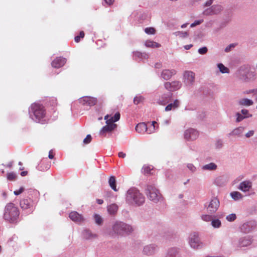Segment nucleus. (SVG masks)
<instances>
[{"label":"nucleus","instance_id":"63","mask_svg":"<svg viewBox=\"0 0 257 257\" xmlns=\"http://www.w3.org/2000/svg\"><path fill=\"white\" fill-rule=\"evenodd\" d=\"M156 125H157V122L155 121H153L151 122V123L150 124V126H155L156 127Z\"/></svg>","mask_w":257,"mask_h":257},{"label":"nucleus","instance_id":"53","mask_svg":"<svg viewBox=\"0 0 257 257\" xmlns=\"http://www.w3.org/2000/svg\"><path fill=\"white\" fill-rule=\"evenodd\" d=\"M253 134H254L253 131H249L245 134V136L246 138H249V137L252 136L253 135Z\"/></svg>","mask_w":257,"mask_h":257},{"label":"nucleus","instance_id":"13","mask_svg":"<svg viewBox=\"0 0 257 257\" xmlns=\"http://www.w3.org/2000/svg\"><path fill=\"white\" fill-rule=\"evenodd\" d=\"M184 78L186 83L192 84L195 80V73L191 71H185L184 73Z\"/></svg>","mask_w":257,"mask_h":257},{"label":"nucleus","instance_id":"54","mask_svg":"<svg viewBox=\"0 0 257 257\" xmlns=\"http://www.w3.org/2000/svg\"><path fill=\"white\" fill-rule=\"evenodd\" d=\"M187 167L189 170H190L192 172L195 171V168L193 164H189L187 165Z\"/></svg>","mask_w":257,"mask_h":257},{"label":"nucleus","instance_id":"20","mask_svg":"<svg viewBox=\"0 0 257 257\" xmlns=\"http://www.w3.org/2000/svg\"><path fill=\"white\" fill-rule=\"evenodd\" d=\"M180 105V102L178 99L174 100L173 103L168 104L165 107V111H168L177 108Z\"/></svg>","mask_w":257,"mask_h":257},{"label":"nucleus","instance_id":"17","mask_svg":"<svg viewBox=\"0 0 257 257\" xmlns=\"http://www.w3.org/2000/svg\"><path fill=\"white\" fill-rule=\"evenodd\" d=\"M252 187V183L249 181H244L240 183L239 189L243 192L248 191Z\"/></svg>","mask_w":257,"mask_h":257},{"label":"nucleus","instance_id":"30","mask_svg":"<svg viewBox=\"0 0 257 257\" xmlns=\"http://www.w3.org/2000/svg\"><path fill=\"white\" fill-rule=\"evenodd\" d=\"M152 169L153 168L151 166L145 165L142 168V172L145 175L150 174Z\"/></svg>","mask_w":257,"mask_h":257},{"label":"nucleus","instance_id":"32","mask_svg":"<svg viewBox=\"0 0 257 257\" xmlns=\"http://www.w3.org/2000/svg\"><path fill=\"white\" fill-rule=\"evenodd\" d=\"M7 177L8 180L13 181L17 178V175L14 172H10L7 173Z\"/></svg>","mask_w":257,"mask_h":257},{"label":"nucleus","instance_id":"18","mask_svg":"<svg viewBox=\"0 0 257 257\" xmlns=\"http://www.w3.org/2000/svg\"><path fill=\"white\" fill-rule=\"evenodd\" d=\"M20 206L23 209H27L33 206V201L30 199H24L20 201Z\"/></svg>","mask_w":257,"mask_h":257},{"label":"nucleus","instance_id":"7","mask_svg":"<svg viewBox=\"0 0 257 257\" xmlns=\"http://www.w3.org/2000/svg\"><path fill=\"white\" fill-rule=\"evenodd\" d=\"M199 134L196 130L190 128L185 131L184 138L188 141H193L198 137Z\"/></svg>","mask_w":257,"mask_h":257},{"label":"nucleus","instance_id":"50","mask_svg":"<svg viewBox=\"0 0 257 257\" xmlns=\"http://www.w3.org/2000/svg\"><path fill=\"white\" fill-rule=\"evenodd\" d=\"M237 118H236V121L239 122L241 121L245 117V116H243L242 115H241L240 113H237Z\"/></svg>","mask_w":257,"mask_h":257},{"label":"nucleus","instance_id":"49","mask_svg":"<svg viewBox=\"0 0 257 257\" xmlns=\"http://www.w3.org/2000/svg\"><path fill=\"white\" fill-rule=\"evenodd\" d=\"M24 190V188L23 187H21L19 190H16L14 192V193L16 195H19L21 194Z\"/></svg>","mask_w":257,"mask_h":257},{"label":"nucleus","instance_id":"64","mask_svg":"<svg viewBox=\"0 0 257 257\" xmlns=\"http://www.w3.org/2000/svg\"><path fill=\"white\" fill-rule=\"evenodd\" d=\"M28 174L27 171H23L21 173V175L22 176H26Z\"/></svg>","mask_w":257,"mask_h":257},{"label":"nucleus","instance_id":"46","mask_svg":"<svg viewBox=\"0 0 257 257\" xmlns=\"http://www.w3.org/2000/svg\"><path fill=\"white\" fill-rule=\"evenodd\" d=\"M156 130L155 126H148L147 133L149 134L153 133Z\"/></svg>","mask_w":257,"mask_h":257},{"label":"nucleus","instance_id":"24","mask_svg":"<svg viewBox=\"0 0 257 257\" xmlns=\"http://www.w3.org/2000/svg\"><path fill=\"white\" fill-rule=\"evenodd\" d=\"M108 183L110 187L114 191H117L116 186V180L114 176H111L109 178Z\"/></svg>","mask_w":257,"mask_h":257},{"label":"nucleus","instance_id":"26","mask_svg":"<svg viewBox=\"0 0 257 257\" xmlns=\"http://www.w3.org/2000/svg\"><path fill=\"white\" fill-rule=\"evenodd\" d=\"M231 197L235 200H239L242 198V195L239 192L234 191L230 193Z\"/></svg>","mask_w":257,"mask_h":257},{"label":"nucleus","instance_id":"33","mask_svg":"<svg viewBox=\"0 0 257 257\" xmlns=\"http://www.w3.org/2000/svg\"><path fill=\"white\" fill-rule=\"evenodd\" d=\"M84 237L86 239H89L92 237H95V234H92L89 230H85L83 233Z\"/></svg>","mask_w":257,"mask_h":257},{"label":"nucleus","instance_id":"4","mask_svg":"<svg viewBox=\"0 0 257 257\" xmlns=\"http://www.w3.org/2000/svg\"><path fill=\"white\" fill-rule=\"evenodd\" d=\"M30 112L33 114L35 116L34 120L37 122H40L46 115V110L44 106L38 103L32 104Z\"/></svg>","mask_w":257,"mask_h":257},{"label":"nucleus","instance_id":"9","mask_svg":"<svg viewBox=\"0 0 257 257\" xmlns=\"http://www.w3.org/2000/svg\"><path fill=\"white\" fill-rule=\"evenodd\" d=\"M191 246L194 248H198L201 246L198 238V235L197 233L194 232L190 235V239L189 241Z\"/></svg>","mask_w":257,"mask_h":257},{"label":"nucleus","instance_id":"37","mask_svg":"<svg viewBox=\"0 0 257 257\" xmlns=\"http://www.w3.org/2000/svg\"><path fill=\"white\" fill-rule=\"evenodd\" d=\"M94 218L96 223H97L98 225H100L102 224L103 220L101 217L100 215L95 214L94 216Z\"/></svg>","mask_w":257,"mask_h":257},{"label":"nucleus","instance_id":"28","mask_svg":"<svg viewBox=\"0 0 257 257\" xmlns=\"http://www.w3.org/2000/svg\"><path fill=\"white\" fill-rule=\"evenodd\" d=\"M171 84L173 91L179 89L181 86V83L178 81H174L171 82Z\"/></svg>","mask_w":257,"mask_h":257},{"label":"nucleus","instance_id":"19","mask_svg":"<svg viewBox=\"0 0 257 257\" xmlns=\"http://www.w3.org/2000/svg\"><path fill=\"white\" fill-rule=\"evenodd\" d=\"M136 130L139 133H144L148 130V125L144 122L138 123L136 126Z\"/></svg>","mask_w":257,"mask_h":257},{"label":"nucleus","instance_id":"55","mask_svg":"<svg viewBox=\"0 0 257 257\" xmlns=\"http://www.w3.org/2000/svg\"><path fill=\"white\" fill-rule=\"evenodd\" d=\"M48 157L50 159H53L54 158V156L52 150L49 151Z\"/></svg>","mask_w":257,"mask_h":257},{"label":"nucleus","instance_id":"16","mask_svg":"<svg viewBox=\"0 0 257 257\" xmlns=\"http://www.w3.org/2000/svg\"><path fill=\"white\" fill-rule=\"evenodd\" d=\"M172 94L170 93L167 94L163 95L157 101V103L160 105H165L168 103L171 100Z\"/></svg>","mask_w":257,"mask_h":257},{"label":"nucleus","instance_id":"41","mask_svg":"<svg viewBox=\"0 0 257 257\" xmlns=\"http://www.w3.org/2000/svg\"><path fill=\"white\" fill-rule=\"evenodd\" d=\"M145 32L148 34H154L155 33V29L153 28H147L145 30Z\"/></svg>","mask_w":257,"mask_h":257},{"label":"nucleus","instance_id":"3","mask_svg":"<svg viewBox=\"0 0 257 257\" xmlns=\"http://www.w3.org/2000/svg\"><path fill=\"white\" fill-rule=\"evenodd\" d=\"M126 200L129 203L140 205L145 202V197L138 190L131 189L127 192Z\"/></svg>","mask_w":257,"mask_h":257},{"label":"nucleus","instance_id":"60","mask_svg":"<svg viewBox=\"0 0 257 257\" xmlns=\"http://www.w3.org/2000/svg\"><path fill=\"white\" fill-rule=\"evenodd\" d=\"M105 2L108 5H111L113 4L114 0H104Z\"/></svg>","mask_w":257,"mask_h":257},{"label":"nucleus","instance_id":"35","mask_svg":"<svg viewBox=\"0 0 257 257\" xmlns=\"http://www.w3.org/2000/svg\"><path fill=\"white\" fill-rule=\"evenodd\" d=\"M144 98L141 96L139 95L136 96L134 99V103L137 105L141 102H142L144 101Z\"/></svg>","mask_w":257,"mask_h":257},{"label":"nucleus","instance_id":"42","mask_svg":"<svg viewBox=\"0 0 257 257\" xmlns=\"http://www.w3.org/2000/svg\"><path fill=\"white\" fill-rule=\"evenodd\" d=\"M201 217L203 220L206 222L211 221L212 219V216L211 215L206 214L202 215Z\"/></svg>","mask_w":257,"mask_h":257},{"label":"nucleus","instance_id":"52","mask_svg":"<svg viewBox=\"0 0 257 257\" xmlns=\"http://www.w3.org/2000/svg\"><path fill=\"white\" fill-rule=\"evenodd\" d=\"M203 22V20H198V21H195L194 23H192L191 25V27H193L196 25H199L202 22Z\"/></svg>","mask_w":257,"mask_h":257},{"label":"nucleus","instance_id":"1","mask_svg":"<svg viewBox=\"0 0 257 257\" xmlns=\"http://www.w3.org/2000/svg\"><path fill=\"white\" fill-rule=\"evenodd\" d=\"M20 215L19 209L14 203H8L5 208L3 217L10 223H16Z\"/></svg>","mask_w":257,"mask_h":257},{"label":"nucleus","instance_id":"39","mask_svg":"<svg viewBox=\"0 0 257 257\" xmlns=\"http://www.w3.org/2000/svg\"><path fill=\"white\" fill-rule=\"evenodd\" d=\"M243 130H244L243 127H239L234 130L232 131V134L234 135H239V134H240L241 133H242Z\"/></svg>","mask_w":257,"mask_h":257},{"label":"nucleus","instance_id":"31","mask_svg":"<svg viewBox=\"0 0 257 257\" xmlns=\"http://www.w3.org/2000/svg\"><path fill=\"white\" fill-rule=\"evenodd\" d=\"M214 15L219 13L222 10V7L220 5H216L212 6Z\"/></svg>","mask_w":257,"mask_h":257},{"label":"nucleus","instance_id":"29","mask_svg":"<svg viewBox=\"0 0 257 257\" xmlns=\"http://www.w3.org/2000/svg\"><path fill=\"white\" fill-rule=\"evenodd\" d=\"M251 241L250 239H242L239 241V245L240 246H246L251 244Z\"/></svg>","mask_w":257,"mask_h":257},{"label":"nucleus","instance_id":"5","mask_svg":"<svg viewBox=\"0 0 257 257\" xmlns=\"http://www.w3.org/2000/svg\"><path fill=\"white\" fill-rule=\"evenodd\" d=\"M112 229L113 231L117 234L128 233L133 230L132 226L121 222H116L113 225Z\"/></svg>","mask_w":257,"mask_h":257},{"label":"nucleus","instance_id":"15","mask_svg":"<svg viewBox=\"0 0 257 257\" xmlns=\"http://www.w3.org/2000/svg\"><path fill=\"white\" fill-rule=\"evenodd\" d=\"M176 74V71L175 69H164L162 71L161 76L164 80H169Z\"/></svg>","mask_w":257,"mask_h":257},{"label":"nucleus","instance_id":"34","mask_svg":"<svg viewBox=\"0 0 257 257\" xmlns=\"http://www.w3.org/2000/svg\"><path fill=\"white\" fill-rule=\"evenodd\" d=\"M218 67L220 71L222 73H228L229 69L225 67L222 64L220 63L218 64Z\"/></svg>","mask_w":257,"mask_h":257},{"label":"nucleus","instance_id":"59","mask_svg":"<svg viewBox=\"0 0 257 257\" xmlns=\"http://www.w3.org/2000/svg\"><path fill=\"white\" fill-rule=\"evenodd\" d=\"M162 67V63L160 62L156 63L155 65L156 68H160Z\"/></svg>","mask_w":257,"mask_h":257},{"label":"nucleus","instance_id":"36","mask_svg":"<svg viewBox=\"0 0 257 257\" xmlns=\"http://www.w3.org/2000/svg\"><path fill=\"white\" fill-rule=\"evenodd\" d=\"M211 225L215 228L219 227L221 225V221L218 219L212 220Z\"/></svg>","mask_w":257,"mask_h":257},{"label":"nucleus","instance_id":"40","mask_svg":"<svg viewBox=\"0 0 257 257\" xmlns=\"http://www.w3.org/2000/svg\"><path fill=\"white\" fill-rule=\"evenodd\" d=\"M236 218L235 214L232 213L227 215L226 217V219L229 221H233Z\"/></svg>","mask_w":257,"mask_h":257},{"label":"nucleus","instance_id":"43","mask_svg":"<svg viewBox=\"0 0 257 257\" xmlns=\"http://www.w3.org/2000/svg\"><path fill=\"white\" fill-rule=\"evenodd\" d=\"M92 137L90 135H87L86 137L83 140V143L84 144H88L91 142Z\"/></svg>","mask_w":257,"mask_h":257},{"label":"nucleus","instance_id":"22","mask_svg":"<svg viewBox=\"0 0 257 257\" xmlns=\"http://www.w3.org/2000/svg\"><path fill=\"white\" fill-rule=\"evenodd\" d=\"M145 45L148 48H159L161 47V45L156 42L151 40H147L145 42Z\"/></svg>","mask_w":257,"mask_h":257},{"label":"nucleus","instance_id":"57","mask_svg":"<svg viewBox=\"0 0 257 257\" xmlns=\"http://www.w3.org/2000/svg\"><path fill=\"white\" fill-rule=\"evenodd\" d=\"M118 156L119 158H124L126 156V154L123 152L118 153Z\"/></svg>","mask_w":257,"mask_h":257},{"label":"nucleus","instance_id":"48","mask_svg":"<svg viewBox=\"0 0 257 257\" xmlns=\"http://www.w3.org/2000/svg\"><path fill=\"white\" fill-rule=\"evenodd\" d=\"M177 35H179L181 37L185 38L188 36V33L187 32H177Z\"/></svg>","mask_w":257,"mask_h":257},{"label":"nucleus","instance_id":"27","mask_svg":"<svg viewBox=\"0 0 257 257\" xmlns=\"http://www.w3.org/2000/svg\"><path fill=\"white\" fill-rule=\"evenodd\" d=\"M217 168V166L213 163L205 165L203 167L204 170H214Z\"/></svg>","mask_w":257,"mask_h":257},{"label":"nucleus","instance_id":"6","mask_svg":"<svg viewBox=\"0 0 257 257\" xmlns=\"http://www.w3.org/2000/svg\"><path fill=\"white\" fill-rule=\"evenodd\" d=\"M146 193L148 198L154 202L158 201L161 198V194L159 190L151 185L147 186Z\"/></svg>","mask_w":257,"mask_h":257},{"label":"nucleus","instance_id":"11","mask_svg":"<svg viewBox=\"0 0 257 257\" xmlns=\"http://www.w3.org/2000/svg\"><path fill=\"white\" fill-rule=\"evenodd\" d=\"M255 227V223L254 221H250L244 223L240 226V230L244 233H248L252 230L254 229Z\"/></svg>","mask_w":257,"mask_h":257},{"label":"nucleus","instance_id":"8","mask_svg":"<svg viewBox=\"0 0 257 257\" xmlns=\"http://www.w3.org/2000/svg\"><path fill=\"white\" fill-rule=\"evenodd\" d=\"M79 102L82 105H87L89 106H93L97 102V99L95 97L90 96H84L79 99Z\"/></svg>","mask_w":257,"mask_h":257},{"label":"nucleus","instance_id":"38","mask_svg":"<svg viewBox=\"0 0 257 257\" xmlns=\"http://www.w3.org/2000/svg\"><path fill=\"white\" fill-rule=\"evenodd\" d=\"M85 34L83 31H81L78 36L75 37L74 40L76 43H78L80 41L81 38H83L84 37Z\"/></svg>","mask_w":257,"mask_h":257},{"label":"nucleus","instance_id":"14","mask_svg":"<svg viewBox=\"0 0 257 257\" xmlns=\"http://www.w3.org/2000/svg\"><path fill=\"white\" fill-rule=\"evenodd\" d=\"M66 59L61 57L56 58L52 62V66L55 68H59L63 66L66 63Z\"/></svg>","mask_w":257,"mask_h":257},{"label":"nucleus","instance_id":"44","mask_svg":"<svg viewBox=\"0 0 257 257\" xmlns=\"http://www.w3.org/2000/svg\"><path fill=\"white\" fill-rule=\"evenodd\" d=\"M165 88L171 91H173L172 87V84L171 82H165L164 84Z\"/></svg>","mask_w":257,"mask_h":257},{"label":"nucleus","instance_id":"10","mask_svg":"<svg viewBox=\"0 0 257 257\" xmlns=\"http://www.w3.org/2000/svg\"><path fill=\"white\" fill-rule=\"evenodd\" d=\"M219 206V201L217 198H212L207 207L208 211L214 213L216 211Z\"/></svg>","mask_w":257,"mask_h":257},{"label":"nucleus","instance_id":"47","mask_svg":"<svg viewBox=\"0 0 257 257\" xmlns=\"http://www.w3.org/2000/svg\"><path fill=\"white\" fill-rule=\"evenodd\" d=\"M207 52V48L206 47H202L198 50V52L202 55L206 53Z\"/></svg>","mask_w":257,"mask_h":257},{"label":"nucleus","instance_id":"12","mask_svg":"<svg viewBox=\"0 0 257 257\" xmlns=\"http://www.w3.org/2000/svg\"><path fill=\"white\" fill-rule=\"evenodd\" d=\"M69 217L73 221L78 223H81L84 220L82 215L75 211L71 212L69 213Z\"/></svg>","mask_w":257,"mask_h":257},{"label":"nucleus","instance_id":"2","mask_svg":"<svg viewBox=\"0 0 257 257\" xmlns=\"http://www.w3.org/2000/svg\"><path fill=\"white\" fill-rule=\"evenodd\" d=\"M120 113L116 112L113 117L109 114L104 116V119L106 120V125L104 126L100 131L99 134L102 136H105L106 133H110L114 130L117 126V125L114 122L118 121L120 118Z\"/></svg>","mask_w":257,"mask_h":257},{"label":"nucleus","instance_id":"61","mask_svg":"<svg viewBox=\"0 0 257 257\" xmlns=\"http://www.w3.org/2000/svg\"><path fill=\"white\" fill-rule=\"evenodd\" d=\"M216 146H217V148H220L222 146V143H221V141H218L216 143Z\"/></svg>","mask_w":257,"mask_h":257},{"label":"nucleus","instance_id":"21","mask_svg":"<svg viewBox=\"0 0 257 257\" xmlns=\"http://www.w3.org/2000/svg\"><path fill=\"white\" fill-rule=\"evenodd\" d=\"M156 248L152 245H147L144 248V252L146 254L151 255L155 251Z\"/></svg>","mask_w":257,"mask_h":257},{"label":"nucleus","instance_id":"51","mask_svg":"<svg viewBox=\"0 0 257 257\" xmlns=\"http://www.w3.org/2000/svg\"><path fill=\"white\" fill-rule=\"evenodd\" d=\"M235 46V45L234 44H230L229 46L226 47V48L225 49V51L226 52H229L230 50V49L232 48H234Z\"/></svg>","mask_w":257,"mask_h":257},{"label":"nucleus","instance_id":"62","mask_svg":"<svg viewBox=\"0 0 257 257\" xmlns=\"http://www.w3.org/2000/svg\"><path fill=\"white\" fill-rule=\"evenodd\" d=\"M192 47V45L190 44V45H185L184 46V48L186 49V50H189L190 49L191 47Z\"/></svg>","mask_w":257,"mask_h":257},{"label":"nucleus","instance_id":"23","mask_svg":"<svg viewBox=\"0 0 257 257\" xmlns=\"http://www.w3.org/2000/svg\"><path fill=\"white\" fill-rule=\"evenodd\" d=\"M118 210V206L115 204H111L107 206V211L111 215H114Z\"/></svg>","mask_w":257,"mask_h":257},{"label":"nucleus","instance_id":"56","mask_svg":"<svg viewBox=\"0 0 257 257\" xmlns=\"http://www.w3.org/2000/svg\"><path fill=\"white\" fill-rule=\"evenodd\" d=\"M251 93H254L256 94L257 93V89H251V90H249L248 91H246L245 92L246 94H249Z\"/></svg>","mask_w":257,"mask_h":257},{"label":"nucleus","instance_id":"58","mask_svg":"<svg viewBox=\"0 0 257 257\" xmlns=\"http://www.w3.org/2000/svg\"><path fill=\"white\" fill-rule=\"evenodd\" d=\"M241 113L243 115H244V116L247 117L246 115L248 114V111L247 109H244L241 110Z\"/></svg>","mask_w":257,"mask_h":257},{"label":"nucleus","instance_id":"45","mask_svg":"<svg viewBox=\"0 0 257 257\" xmlns=\"http://www.w3.org/2000/svg\"><path fill=\"white\" fill-rule=\"evenodd\" d=\"M203 14L205 15H214L212 7L206 10L205 11H204V12H203Z\"/></svg>","mask_w":257,"mask_h":257},{"label":"nucleus","instance_id":"25","mask_svg":"<svg viewBox=\"0 0 257 257\" xmlns=\"http://www.w3.org/2000/svg\"><path fill=\"white\" fill-rule=\"evenodd\" d=\"M239 103L241 105L250 106L253 104V102L247 98H243L239 100Z\"/></svg>","mask_w":257,"mask_h":257}]
</instances>
